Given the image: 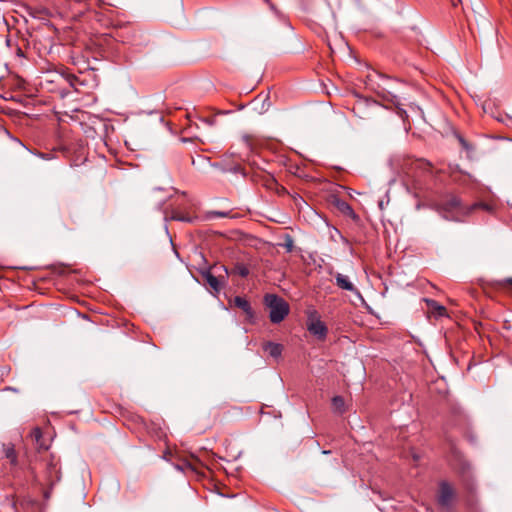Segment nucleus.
<instances>
[{
    "mask_svg": "<svg viewBox=\"0 0 512 512\" xmlns=\"http://www.w3.org/2000/svg\"><path fill=\"white\" fill-rule=\"evenodd\" d=\"M439 212L443 218L450 221L461 222L466 217L473 214L476 210L492 211V207L484 202H476L471 205H465L456 195H448L438 205Z\"/></svg>",
    "mask_w": 512,
    "mask_h": 512,
    "instance_id": "1",
    "label": "nucleus"
},
{
    "mask_svg": "<svg viewBox=\"0 0 512 512\" xmlns=\"http://www.w3.org/2000/svg\"><path fill=\"white\" fill-rule=\"evenodd\" d=\"M264 302L270 309L269 318L274 324L282 322L289 313L288 303L275 294L265 295Z\"/></svg>",
    "mask_w": 512,
    "mask_h": 512,
    "instance_id": "2",
    "label": "nucleus"
},
{
    "mask_svg": "<svg viewBox=\"0 0 512 512\" xmlns=\"http://www.w3.org/2000/svg\"><path fill=\"white\" fill-rule=\"evenodd\" d=\"M456 499L457 493L454 486L446 480L440 481L436 494V502L438 506L441 509L449 512L452 510Z\"/></svg>",
    "mask_w": 512,
    "mask_h": 512,
    "instance_id": "3",
    "label": "nucleus"
},
{
    "mask_svg": "<svg viewBox=\"0 0 512 512\" xmlns=\"http://www.w3.org/2000/svg\"><path fill=\"white\" fill-rule=\"evenodd\" d=\"M307 330L321 341L326 339L328 328L325 323L321 321L317 311H312L309 313L307 319Z\"/></svg>",
    "mask_w": 512,
    "mask_h": 512,
    "instance_id": "4",
    "label": "nucleus"
},
{
    "mask_svg": "<svg viewBox=\"0 0 512 512\" xmlns=\"http://www.w3.org/2000/svg\"><path fill=\"white\" fill-rule=\"evenodd\" d=\"M60 466L53 457L48 459L45 464L44 479L42 485L52 488L60 480Z\"/></svg>",
    "mask_w": 512,
    "mask_h": 512,
    "instance_id": "5",
    "label": "nucleus"
},
{
    "mask_svg": "<svg viewBox=\"0 0 512 512\" xmlns=\"http://www.w3.org/2000/svg\"><path fill=\"white\" fill-rule=\"evenodd\" d=\"M384 100L392 103L396 108H397V114L401 117V118H405L407 117V112L401 107L403 106L404 104L400 101V99L392 94L391 91L387 90L386 88H381V91H378L377 92Z\"/></svg>",
    "mask_w": 512,
    "mask_h": 512,
    "instance_id": "6",
    "label": "nucleus"
},
{
    "mask_svg": "<svg viewBox=\"0 0 512 512\" xmlns=\"http://www.w3.org/2000/svg\"><path fill=\"white\" fill-rule=\"evenodd\" d=\"M233 302L237 308L241 309L246 314L247 319L250 322H253L254 312L249 301L246 300L244 297L236 296Z\"/></svg>",
    "mask_w": 512,
    "mask_h": 512,
    "instance_id": "7",
    "label": "nucleus"
},
{
    "mask_svg": "<svg viewBox=\"0 0 512 512\" xmlns=\"http://www.w3.org/2000/svg\"><path fill=\"white\" fill-rule=\"evenodd\" d=\"M263 350L269 354L272 358L278 360L281 358L283 352V345L279 343H274L271 341H267L263 343Z\"/></svg>",
    "mask_w": 512,
    "mask_h": 512,
    "instance_id": "8",
    "label": "nucleus"
},
{
    "mask_svg": "<svg viewBox=\"0 0 512 512\" xmlns=\"http://www.w3.org/2000/svg\"><path fill=\"white\" fill-rule=\"evenodd\" d=\"M2 452L4 456L9 460L10 464L16 466L18 463V457L15 450V446L12 443H3Z\"/></svg>",
    "mask_w": 512,
    "mask_h": 512,
    "instance_id": "9",
    "label": "nucleus"
},
{
    "mask_svg": "<svg viewBox=\"0 0 512 512\" xmlns=\"http://www.w3.org/2000/svg\"><path fill=\"white\" fill-rule=\"evenodd\" d=\"M335 281H336V285L339 288H341L343 290L355 292L357 294L359 293L358 290L356 289V287L350 282V280L348 279L347 276H345L341 273H337L335 276Z\"/></svg>",
    "mask_w": 512,
    "mask_h": 512,
    "instance_id": "10",
    "label": "nucleus"
},
{
    "mask_svg": "<svg viewBox=\"0 0 512 512\" xmlns=\"http://www.w3.org/2000/svg\"><path fill=\"white\" fill-rule=\"evenodd\" d=\"M430 312L436 317L440 318L447 315V310L444 306L440 305L437 301L432 299H425Z\"/></svg>",
    "mask_w": 512,
    "mask_h": 512,
    "instance_id": "11",
    "label": "nucleus"
},
{
    "mask_svg": "<svg viewBox=\"0 0 512 512\" xmlns=\"http://www.w3.org/2000/svg\"><path fill=\"white\" fill-rule=\"evenodd\" d=\"M335 206L344 215L349 216L353 219L357 218L355 211L353 210L352 206L348 202L341 200V199H337L335 201Z\"/></svg>",
    "mask_w": 512,
    "mask_h": 512,
    "instance_id": "12",
    "label": "nucleus"
},
{
    "mask_svg": "<svg viewBox=\"0 0 512 512\" xmlns=\"http://www.w3.org/2000/svg\"><path fill=\"white\" fill-rule=\"evenodd\" d=\"M30 438L32 440L33 443H35L37 449H48V446L43 442L42 438H43V433L41 431V429L39 427H35L31 433H30Z\"/></svg>",
    "mask_w": 512,
    "mask_h": 512,
    "instance_id": "13",
    "label": "nucleus"
},
{
    "mask_svg": "<svg viewBox=\"0 0 512 512\" xmlns=\"http://www.w3.org/2000/svg\"><path fill=\"white\" fill-rule=\"evenodd\" d=\"M203 278L206 283L213 289L215 292H219L221 290V283L218 277L214 276L210 270H207L202 273Z\"/></svg>",
    "mask_w": 512,
    "mask_h": 512,
    "instance_id": "14",
    "label": "nucleus"
},
{
    "mask_svg": "<svg viewBox=\"0 0 512 512\" xmlns=\"http://www.w3.org/2000/svg\"><path fill=\"white\" fill-rule=\"evenodd\" d=\"M332 407L333 410L337 413H344L345 412V401L342 396H334L332 398Z\"/></svg>",
    "mask_w": 512,
    "mask_h": 512,
    "instance_id": "15",
    "label": "nucleus"
},
{
    "mask_svg": "<svg viewBox=\"0 0 512 512\" xmlns=\"http://www.w3.org/2000/svg\"><path fill=\"white\" fill-rule=\"evenodd\" d=\"M232 273L239 275L241 277H247L249 274V269L246 265L237 263L234 268L232 269Z\"/></svg>",
    "mask_w": 512,
    "mask_h": 512,
    "instance_id": "16",
    "label": "nucleus"
},
{
    "mask_svg": "<svg viewBox=\"0 0 512 512\" xmlns=\"http://www.w3.org/2000/svg\"><path fill=\"white\" fill-rule=\"evenodd\" d=\"M498 287L512 294V277L498 281Z\"/></svg>",
    "mask_w": 512,
    "mask_h": 512,
    "instance_id": "17",
    "label": "nucleus"
},
{
    "mask_svg": "<svg viewBox=\"0 0 512 512\" xmlns=\"http://www.w3.org/2000/svg\"><path fill=\"white\" fill-rule=\"evenodd\" d=\"M230 211H209L207 213L208 218H227L230 217Z\"/></svg>",
    "mask_w": 512,
    "mask_h": 512,
    "instance_id": "18",
    "label": "nucleus"
},
{
    "mask_svg": "<svg viewBox=\"0 0 512 512\" xmlns=\"http://www.w3.org/2000/svg\"><path fill=\"white\" fill-rule=\"evenodd\" d=\"M457 138L465 150H472V146L461 135H458Z\"/></svg>",
    "mask_w": 512,
    "mask_h": 512,
    "instance_id": "19",
    "label": "nucleus"
},
{
    "mask_svg": "<svg viewBox=\"0 0 512 512\" xmlns=\"http://www.w3.org/2000/svg\"><path fill=\"white\" fill-rule=\"evenodd\" d=\"M285 248L288 252H291L293 249V240L291 238H288L287 242L285 243Z\"/></svg>",
    "mask_w": 512,
    "mask_h": 512,
    "instance_id": "20",
    "label": "nucleus"
},
{
    "mask_svg": "<svg viewBox=\"0 0 512 512\" xmlns=\"http://www.w3.org/2000/svg\"><path fill=\"white\" fill-rule=\"evenodd\" d=\"M370 106H371L372 108H377V107H378V104H377L376 102H372V103H370Z\"/></svg>",
    "mask_w": 512,
    "mask_h": 512,
    "instance_id": "21",
    "label": "nucleus"
},
{
    "mask_svg": "<svg viewBox=\"0 0 512 512\" xmlns=\"http://www.w3.org/2000/svg\"><path fill=\"white\" fill-rule=\"evenodd\" d=\"M241 170V167L240 166H237L235 167L234 171H240Z\"/></svg>",
    "mask_w": 512,
    "mask_h": 512,
    "instance_id": "22",
    "label": "nucleus"
},
{
    "mask_svg": "<svg viewBox=\"0 0 512 512\" xmlns=\"http://www.w3.org/2000/svg\"><path fill=\"white\" fill-rule=\"evenodd\" d=\"M383 80H384V81H387V82H389V81H390V79H389L388 77H384V76H383Z\"/></svg>",
    "mask_w": 512,
    "mask_h": 512,
    "instance_id": "23",
    "label": "nucleus"
},
{
    "mask_svg": "<svg viewBox=\"0 0 512 512\" xmlns=\"http://www.w3.org/2000/svg\"><path fill=\"white\" fill-rule=\"evenodd\" d=\"M222 268L224 269V271H225V272H226V274H227V273H228L227 268H226V267H224V266H223Z\"/></svg>",
    "mask_w": 512,
    "mask_h": 512,
    "instance_id": "24",
    "label": "nucleus"
},
{
    "mask_svg": "<svg viewBox=\"0 0 512 512\" xmlns=\"http://www.w3.org/2000/svg\"><path fill=\"white\" fill-rule=\"evenodd\" d=\"M245 140H246V142H249V137L245 136Z\"/></svg>",
    "mask_w": 512,
    "mask_h": 512,
    "instance_id": "25",
    "label": "nucleus"
},
{
    "mask_svg": "<svg viewBox=\"0 0 512 512\" xmlns=\"http://www.w3.org/2000/svg\"><path fill=\"white\" fill-rule=\"evenodd\" d=\"M267 3H269V0H265Z\"/></svg>",
    "mask_w": 512,
    "mask_h": 512,
    "instance_id": "26",
    "label": "nucleus"
}]
</instances>
